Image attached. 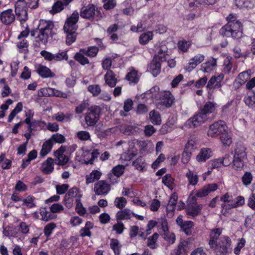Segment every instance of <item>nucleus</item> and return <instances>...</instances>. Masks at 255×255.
I'll list each match as a JSON object with an SVG mask.
<instances>
[{"label": "nucleus", "mask_w": 255, "mask_h": 255, "mask_svg": "<svg viewBox=\"0 0 255 255\" xmlns=\"http://www.w3.org/2000/svg\"><path fill=\"white\" fill-rule=\"evenodd\" d=\"M234 15L231 14L228 16V22L220 29V33L223 36L239 39L243 36L242 23L234 19Z\"/></svg>", "instance_id": "obj_1"}, {"label": "nucleus", "mask_w": 255, "mask_h": 255, "mask_svg": "<svg viewBox=\"0 0 255 255\" xmlns=\"http://www.w3.org/2000/svg\"><path fill=\"white\" fill-rule=\"evenodd\" d=\"M79 12L75 10L71 16L67 18L65 23L63 29L67 33L66 43L68 45H70L76 39L77 23L79 20Z\"/></svg>", "instance_id": "obj_2"}, {"label": "nucleus", "mask_w": 255, "mask_h": 255, "mask_svg": "<svg viewBox=\"0 0 255 255\" xmlns=\"http://www.w3.org/2000/svg\"><path fill=\"white\" fill-rule=\"evenodd\" d=\"M54 24L52 21L41 19L38 27L39 33L38 34L37 38L42 43H46L49 37L52 35V30Z\"/></svg>", "instance_id": "obj_3"}, {"label": "nucleus", "mask_w": 255, "mask_h": 255, "mask_svg": "<svg viewBox=\"0 0 255 255\" xmlns=\"http://www.w3.org/2000/svg\"><path fill=\"white\" fill-rule=\"evenodd\" d=\"M101 109L97 106H92L88 109L85 114V121L88 127H94L100 119Z\"/></svg>", "instance_id": "obj_4"}, {"label": "nucleus", "mask_w": 255, "mask_h": 255, "mask_svg": "<svg viewBox=\"0 0 255 255\" xmlns=\"http://www.w3.org/2000/svg\"><path fill=\"white\" fill-rule=\"evenodd\" d=\"M227 129L226 123L224 121L219 120L209 126L207 135L211 137H217L225 133Z\"/></svg>", "instance_id": "obj_5"}, {"label": "nucleus", "mask_w": 255, "mask_h": 255, "mask_svg": "<svg viewBox=\"0 0 255 255\" xmlns=\"http://www.w3.org/2000/svg\"><path fill=\"white\" fill-rule=\"evenodd\" d=\"M231 240L228 236L222 237L219 242L216 243V247L211 248L219 252L221 255H225L231 253L232 248L231 247Z\"/></svg>", "instance_id": "obj_6"}, {"label": "nucleus", "mask_w": 255, "mask_h": 255, "mask_svg": "<svg viewBox=\"0 0 255 255\" xmlns=\"http://www.w3.org/2000/svg\"><path fill=\"white\" fill-rule=\"evenodd\" d=\"M27 6V3L24 0H18L15 4V14L21 22L26 21L28 18Z\"/></svg>", "instance_id": "obj_7"}, {"label": "nucleus", "mask_w": 255, "mask_h": 255, "mask_svg": "<svg viewBox=\"0 0 255 255\" xmlns=\"http://www.w3.org/2000/svg\"><path fill=\"white\" fill-rule=\"evenodd\" d=\"M111 190V185L105 180H100L94 184V191L97 195L105 196Z\"/></svg>", "instance_id": "obj_8"}, {"label": "nucleus", "mask_w": 255, "mask_h": 255, "mask_svg": "<svg viewBox=\"0 0 255 255\" xmlns=\"http://www.w3.org/2000/svg\"><path fill=\"white\" fill-rule=\"evenodd\" d=\"M190 239L181 241L178 247L173 250V255H187L190 250Z\"/></svg>", "instance_id": "obj_9"}, {"label": "nucleus", "mask_w": 255, "mask_h": 255, "mask_svg": "<svg viewBox=\"0 0 255 255\" xmlns=\"http://www.w3.org/2000/svg\"><path fill=\"white\" fill-rule=\"evenodd\" d=\"M15 16L12 9H8L0 13V20L4 25H9L15 20Z\"/></svg>", "instance_id": "obj_10"}, {"label": "nucleus", "mask_w": 255, "mask_h": 255, "mask_svg": "<svg viewBox=\"0 0 255 255\" xmlns=\"http://www.w3.org/2000/svg\"><path fill=\"white\" fill-rule=\"evenodd\" d=\"M218 185L216 183L209 184L205 185L202 189L197 191L195 194L197 197L202 198L207 196L211 192L217 190Z\"/></svg>", "instance_id": "obj_11"}, {"label": "nucleus", "mask_w": 255, "mask_h": 255, "mask_svg": "<svg viewBox=\"0 0 255 255\" xmlns=\"http://www.w3.org/2000/svg\"><path fill=\"white\" fill-rule=\"evenodd\" d=\"M146 96L147 98H150L153 102L157 103L161 97V94L159 92V88L158 86H154L150 90L147 91L144 94L140 96L141 99H143Z\"/></svg>", "instance_id": "obj_12"}, {"label": "nucleus", "mask_w": 255, "mask_h": 255, "mask_svg": "<svg viewBox=\"0 0 255 255\" xmlns=\"http://www.w3.org/2000/svg\"><path fill=\"white\" fill-rule=\"evenodd\" d=\"M95 6L92 4H90L81 8L80 15L83 18L93 20L95 18Z\"/></svg>", "instance_id": "obj_13"}, {"label": "nucleus", "mask_w": 255, "mask_h": 255, "mask_svg": "<svg viewBox=\"0 0 255 255\" xmlns=\"http://www.w3.org/2000/svg\"><path fill=\"white\" fill-rule=\"evenodd\" d=\"M174 103V98L172 95L169 92L165 93L160 97V99L156 103L158 106H163L165 108H169L171 107L172 104Z\"/></svg>", "instance_id": "obj_14"}, {"label": "nucleus", "mask_w": 255, "mask_h": 255, "mask_svg": "<svg viewBox=\"0 0 255 255\" xmlns=\"http://www.w3.org/2000/svg\"><path fill=\"white\" fill-rule=\"evenodd\" d=\"M176 223L180 227L182 231L186 235L191 234V221H184L182 216H179L176 219Z\"/></svg>", "instance_id": "obj_15"}, {"label": "nucleus", "mask_w": 255, "mask_h": 255, "mask_svg": "<svg viewBox=\"0 0 255 255\" xmlns=\"http://www.w3.org/2000/svg\"><path fill=\"white\" fill-rule=\"evenodd\" d=\"M208 119L205 114L202 113L200 111L195 114L192 117V128H198L202 124L205 123Z\"/></svg>", "instance_id": "obj_16"}, {"label": "nucleus", "mask_w": 255, "mask_h": 255, "mask_svg": "<svg viewBox=\"0 0 255 255\" xmlns=\"http://www.w3.org/2000/svg\"><path fill=\"white\" fill-rule=\"evenodd\" d=\"M250 76V75L246 71L240 73L233 83L235 89H238L240 88L249 80Z\"/></svg>", "instance_id": "obj_17"}, {"label": "nucleus", "mask_w": 255, "mask_h": 255, "mask_svg": "<svg viewBox=\"0 0 255 255\" xmlns=\"http://www.w3.org/2000/svg\"><path fill=\"white\" fill-rule=\"evenodd\" d=\"M72 0H58L52 6L50 10L51 13L54 14L61 11Z\"/></svg>", "instance_id": "obj_18"}, {"label": "nucleus", "mask_w": 255, "mask_h": 255, "mask_svg": "<svg viewBox=\"0 0 255 255\" xmlns=\"http://www.w3.org/2000/svg\"><path fill=\"white\" fill-rule=\"evenodd\" d=\"M160 60L157 59V57H154L150 63L148 68L154 77L157 76L161 71Z\"/></svg>", "instance_id": "obj_19"}, {"label": "nucleus", "mask_w": 255, "mask_h": 255, "mask_svg": "<svg viewBox=\"0 0 255 255\" xmlns=\"http://www.w3.org/2000/svg\"><path fill=\"white\" fill-rule=\"evenodd\" d=\"M217 66V59L211 57L201 65V69L204 73H209L214 70Z\"/></svg>", "instance_id": "obj_20"}, {"label": "nucleus", "mask_w": 255, "mask_h": 255, "mask_svg": "<svg viewBox=\"0 0 255 255\" xmlns=\"http://www.w3.org/2000/svg\"><path fill=\"white\" fill-rule=\"evenodd\" d=\"M36 71L43 78H52L55 76V74L49 68L43 65H39Z\"/></svg>", "instance_id": "obj_21"}, {"label": "nucleus", "mask_w": 255, "mask_h": 255, "mask_svg": "<svg viewBox=\"0 0 255 255\" xmlns=\"http://www.w3.org/2000/svg\"><path fill=\"white\" fill-rule=\"evenodd\" d=\"M222 233V230L220 228H217L211 231L210 234V240L209 245L210 248H215L216 247V243H218L217 240Z\"/></svg>", "instance_id": "obj_22"}, {"label": "nucleus", "mask_w": 255, "mask_h": 255, "mask_svg": "<svg viewBox=\"0 0 255 255\" xmlns=\"http://www.w3.org/2000/svg\"><path fill=\"white\" fill-rule=\"evenodd\" d=\"M212 155V152L210 148H202L196 156L197 160L199 162H204L210 158Z\"/></svg>", "instance_id": "obj_23"}, {"label": "nucleus", "mask_w": 255, "mask_h": 255, "mask_svg": "<svg viewBox=\"0 0 255 255\" xmlns=\"http://www.w3.org/2000/svg\"><path fill=\"white\" fill-rule=\"evenodd\" d=\"M41 171L45 174H50L54 170V161L52 158L49 157L44 162L41 167Z\"/></svg>", "instance_id": "obj_24"}, {"label": "nucleus", "mask_w": 255, "mask_h": 255, "mask_svg": "<svg viewBox=\"0 0 255 255\" xmlns=\"http://www.w3.org/2000/svg\"><path fill=\"white\" fill-rule=\"evenodd\" d=\"M106 83L110 87H114L116 85L117 79L116 74L112 70H108L104 76Z\"/></svg>", "instance_id": "obj_25"}, {"label": "nucleus", "mask_w": 255, "mask_h": 255, "mask_svg": "<svg viewBox=\"0 0 255 255\" xmlns=\"http://www.w3.org/2000/svg\"><path fill=\"white\" fill-rule=\"evenodd\" d=\"M235 3L240 8L251 9L255 6V0H235Z\"/></svg>", "instance_id": "obj_26"}, {"label": "nucleus", "mask_w": 255, "mask_h": 255, "mask_svg": "<svg viewBox=\"0 0 255 255\" xmlns=\"http://www.w3.org/2000/svg\"><path fill=\"white\" fill-rule=\"evenodd\" d=\"M102 175V173L97 170H93L90 174L86 175V183L87 184H89L91 183L94 182L96 180H98Z\"/></svg>", "instance_id": "obj_27"}, {"label": "nucleus", "mask_w": 255, "mask_h": 255, "mask_svg": "<svg viewBox=\"0 0 255 255\" xmlns=\"http://www.w3.org/2000/svg\"><path fill=\"white\" fill-rule=\"evenodd\" d=\"M234 157H241V158L246 159L247 154L246 152V148L242 143H238L235 149V154Z\"/></svg>", "instance_id": "obj_28"}, {"label": "nucleus", "mask_w": 255, "mask_h": 255, "mask_svg": "<svg viewBox=\"0 0 255 255\" xmlns=\"http://www.w3.org/2000/svg\"><path fill=\"white\" fill-rule=\"evenodd\" d=\"M167 52V48L165 46H161L157 47L156 49V54L155 55L154 57H157V59L160 60L161 62L166 61V55Z\"/></svg>", "instance_id": "obj_29"}, {"label": "nucleus", "mask_w": 255, "mask_h": 255, "mask_svg": "<svg viewBox=\"0 0 255 255\" xmlns=\"http://www.w3.org/2000/svg\"><path fill=\"white\" fill-rule=\"evenodd\" d=\"M190 141L188 140L187 142L184 150L182 154V162L184 164L188 163L190 160V155L191 154V148H190Z\"/></svg>", "instance_id": "obj_30"}, {"label": "nucleus", "mask_w": 255, "mask_h": 255, "mask_svg": "<svg viewBox=\"0 0 255 255\" xmlns=\"http://www.w3.org/2000/svg\"><path fill=\"white\" fill-rule=\"evenodd\" d=\"M132 213L128 209H125L118 211L116 214L117 221H121L129 219L131 218Z\"/></svg>", "instance_id": "obj_31"}, {"label": "nucleus", "mask_w": 255, "mask_h": 255, "mask_svg": "<svg viewBox=\"0 0 255 255\" xmlns=\"http://www.w3.org/2000/svg\"><path fill=\"white\" fill-rule=\"evenodd\" d=\"M139 77L140 75L137 71L132 69L127 74L126 79L129 81L130 83L136 84L139 81Z\"/></svg>", "instance_id": "obj_32"}, {"label": "nucleus", "mask_w": 255, "mask_h": 255, "mask_svg": "<svg viewBox=\"0 0 255 255\" xmlns=\"http://www.w3.org/2000/svg\"><path fill=\"white\" fill-rule=\"evenodd\" d=\"M53 144V142L51 141V140L48 139L45 141L40 152V155L41 157L45 156L51 150Z\"/></svg>", "instance_id": "obj_33"}, {"label": "nucleus", "mask_w": 255, "mask_h": 255, "mask_svg": "<svg viewBox=\"0 0 255 255\" xmlns=\"http://www.w3.org/2000/svg\"><path fill=\"white\" fill-rule=\"evenodd\" d=\"M216 104L211 102H207L204 105L203 108L201 110L200 112L205 114L207 117L209 114L213 113L216 109Z\"/></svg>", "instance_id": "obj_34"}, {"label": "nucleus", "mask_w": 255, "mask_h": 255, "mask_svg": "<svg viewBox=\"0 0 255 255\" xmlns=\"http://www.w3.org/2000/svg\"><path fill=\"white\" fill-rule=\"evenodd\" d=\"M178 200V196L175 193H173L170 196L168 204L166 207L167 212L174 211L176 207L177 201Z\"/></svg>", "instance_id": "obj_35"}, {"label": "nucleus", "mask_w": 255, "mask_h": 255, "mask_svg": "<svg viewBox=\"0 0 255 255\" xmlns=\"http://www.w3.org/2000/svg\"><path fill=\"white\" fill-rule=\"evenodd\" d=\"M80 52L84 53L85 55L88 57H94L97 55L99 49L96 46H90L87 49L84 48L80 49Z\"/></svg>", "instance_id": "obj_36"}, {"label": "nucleus", "mask_w": 255, "mask_h": 255, "mask_svg": "<svg viewBox=\"0 0 255 255\" xmlns=\"http://www.w3.org/2000/svg\"><path fill=\"white\" fill-rule=\"evenodd\" d=\"M132 165L138 170L143 171L146 166L145 160L142 156H139L132 162Z\"/></svg>", "instance_id": "obj_37"}, {"label": "nucleus", "mask_w": 255, "mask_h": 255, "mask_svg": "<svg viewBox=\"0 0 255 255\" xmlns=\"http://www.w3.org/2000/svg\"><path fill=\"white\" fill-rule=\"evenodd\" d=\"M149 119L151 122L156 125H160L161 123V119L159 113L155 111H151L149 114Z\"/></svg>", "instance_id": "obj_38"}, {"label": "nucleus", "mask_w": 255, "mask_h": 255, "mask_svg": "<svg viewBox=\"0 0 255 255\" xmlns=\"http://www.w3.org/2000/svg\"><path fill=\"white\" fill-rule=\"evenodd\" d=\"M110 245L111 249L114 251L115 255H120L122 246L119 240L116 239H111Z\"/></svg>", "instance_id": "obj_39"}, {"label": "nucleus", "mask_w": 255, "mask_h": 255, "mask_svg": "<svg viewBox=\"0 0 255 255\" xmlns=\"http://www.w3.org/2000/svg\"><path fill=\"white\" fill-rule=\"evenodd\" d=\"M40 214L42 221L47 222L55 218V216L51 211L48 212L46 208H42L40 210Z\"/></svg>", "instance_id": "obj_40"}, {"label": "nucleus", "mask_w": 255, "mask_h": 255, "mask_svg": "<svg viewBox=\"0 0 255 255\" xmlns=\"http://www.w3.org/2000/svg\"><path fill=\"white\" fill-rule=\"evenodd\" d=\"M244 101L246 105L250 108L255 107V94L254 92H252L250 94H248L245 96Z\"/></svg>", "instance_id": "obj_41"}, {"label": "nucleus", "mask_w": 255, "mask_h": 255, "mask_svg": "<svg viewBox=\"0 0 255 255\" xmlns=\"http://www.w3.org/2000/svg\"><path fill=\"white\" fill-rule=\"evenodd\" d=\"M152 37V32L151 31H148L141 34L139 38V42L141 44L144 45L147 43L150 40H151Z\"/></svg>", "instance_id": "obj_42"}, {"label": "nucleus", "mask_w": 255, "mask_h": 255, "mask_svg": "<svg viewBox=\"0 0 255 255\" xmlns=\"http://www.w3.org/2000/svg\"><path fill=\"white\" fill-rule=\"evenodd\" d=\"M75 136L82 141L91 140V135L90 133L86 130H81L78 131L76 133Z\"/></svg>", "instance_id": "obj_43"}, {"label": "nucleus", "mask_w": 255, "mask_h": 255, "mask_svg": "<svg viewBox=\"0 0 255 255\" xmlns=\"http://www.w3.org/2000/svg\"><path fill=\"white\" fill-rule=\"evenodd\" d=\"M3 234L8 237H15L18 233L17 229L15 227H7L3 229Z\"/></svg>", "instance_id": "obj_44"}, {"label": "nucleus", "mask_w": 255, "mask_h": 255, "mask_svg": "<svg viewBox=\"0 0 255 255\" xmlns=\"http://www.w3.org/2000/svg\"><path fill=\"white\" fill-rule=\"evenodd\" d=\"M220 136L221 140L224 145L230 146L231 144L232 139L231 136L228 132V129L226 130L225 133H222Z\"/></svg>", "instance_id": "obj_45"}, {"label": "nucleus", "mask_w": 255, "mask_h": 255, "mask_svg": "<svg viewBox=\"0 0 255 255\" xmlns=\"http://www.w3.org/2000/svg\"><path fill=\"white\" fill-rule=\"evenodd\" d=\"M84 55H85L84 53L79 51V52H77L74 56V59L82 65L90 63L88 59Z\"/></svg>", "instance_id": "obj_46"}, {"label": "nucleus", "mask_w": 255, "mask_h": 255, "mask_svg": "<svg viewBox=\"0 0 255 255\" xmlns=\"http://www.w3.org/2000/svg\"><path fill=\"white\" fill-rule=\"evenodd\" d=\"M158 238V234L154 233L147 239V246L150 249H155L157 247L156 241Z\"/></svg>", "instance_id": "obj_47"}, {"label": "nucleus", "mask_w": 255, "mask_h": 255, "mask_svg": "<svg viewBox=\"0 0 255 255\" xmlns=\"http://www.w3.org/2000/svg\"><path fill=\"white\" fill-rule=\"evenodd\" d=\"M232 104L229 102L224 105L222 108V114L224 116H231L234 114V111L231 108Z\"/></svg>", "instance_id": "obj_48"}, {"label": "nucleus", "mask_w": 255, "mask_h": 255, "mask_svg": "<svg viewBox=\"0 0 255 255\" xmlns=\"http://www.w3.org/2000/svg\"><path fill=\"white\" fill-rule=\"evenodd\" d=\"M196 201V197H192V217L198 215L203 207L202 204H198L195 203Z\"/></svg>", "instance_id": "obj_49"}, {"label": "nucleus", "mask_w": 255, "mask_h": 255, "mask_svg": "<svg viewBox=\"0 0 255 255\" xmlns=\"http://www.w3.org/2000/svg\"><path fill=\"white\" fill-rule=\"evenodd\" d=\"M245 159L241 158V157H234V159L232 162L236 170H241L243 168Z\"/></svg>", "instance_id": "obj_50"}, {"label": "nucleus", "mask_w": 255, "mask_h": 255, "mask_svg": "<svg viewBox=\"0 0 255 255\" xmlns=\"http://www.w3.org/2000/svg\"><path fill=\"white\" fill-rule=\"evenodd\" d=\"M81 197V195H80L78 197V198L76 199V207L75 210L81 216H83L86 214V210L85 208L83 207L81 202V200L79 198Z\"/></svg>", "instance_id": "obj_51"}, {"label": "nucleus", "mask_w": 255, "mask_h": 255, "mask_svg": "<svg viewBox=\"0 0 255 255\" xmlns=\"http://www.w3.org/2000/svg\"><path fill=\"white\" fill-rule=\"evenodd\" d=\"M127 203V201L126 199L123 197H116L114 201L115 206L121 210L126 206Z\"/></svg>", "instance_id": "obj_52"}, {"label": "nucleus", "mask_w": 255, "mask_h": 255, "mask_svg": "<svg viewBox=\"0 0 255 255\" xmlns=\"http://www.w3.org/2000/svg\"><path fill=\"white\" fill-rule=\"evenodd\" d=\"M134 145L133 144V143L131 142L129 144V147L132 150H128L127 152H125L123 154V156L125 157L126 160L129 161L131 160L136 155L135 151L132 149Z\"/></svg>", "instance_id": "obj_53"}, {"label": "nucleus", "mask_w": 255, "mask_h": 255, "mask_svg": "<svg viewBox=\"0 0 255 255\" xmlns=\"http://www.w3.org/2000/svg\"><path fill=\"white\" fill-rule=\"evenodd\" d=\"M125 170V166L123 165L119 164L115 166L112 170V173L116 177L121 176Z\"/></svg>", "instance_id": "obj_54"}, {"label": "nucleus", "mask_w": 255, "mask_h": 255, "mask_svg": "<svg viewBox=\"0 0 255 255\" xmlns=\"http://www.w3.org/2000/svg\"><path fill=\"white\" fill-rule=\"evenodd\" d=\"M88 90L94 96H97L99 95L101 92L100 86L97 84L89 85L88 87Z\"/></svg>", "instance_id": "obj_55"}, {"label": "nucleus", "mask_w": 255, "mask_h": 255, "mask_svg": "<svg viewBox=\"0 0 255 255\" xmlns=\"http://www.w3.org/2000/svg\"><path fill=\"white\" fill-rule=\"evenodd\" d=\"M174 179L170 174H166L162 177V183L169 188H171L173 184Z\"/></svg>", "instance_id": "obj_56"}, {"label": "nucleus", "mask_w": 255, "mask_h": 255, "mask_svg": "<svg viewBox=\"0 0 255 255\" xmlns=\"http://www.w3.org/2000/svg\"><path fill=\"white\" fill-rule=\"evenodd\" d=\"M56 227V225L54 223H50L46 225L44 229V233L47 238H48L52 234L53 230Z\"/></svg>", "instance_id": "obj_57"}, {"label": "nucleus", "mask_w": 255, "mask_h": 255, "mask_svg": "<svg viewBox=\"0 0 255 255\" xmlns=\"http://www.w3.org/2000/svg\"><path fill=\"white\" fill-rule=\"evenodd\" d=\"M17 47L20 49V52L27 53L28 43L27 40L23 39L17 43Z\"/></svg>", "instance_id": "obj_58"}, {"label": "nucleus", "mask_w": 255, "mask_h": 255, "mask_svg": "<svg viewBox=\"0 0 255 255\" xmlns=\"http://www.w3.org/2000/svg\"><path fill=\"white\" fill-rule=\"evenodd\" d=\"M164 239L169 244H173L175 243L176 237L173 233H170L168 231L164 233L163 235Z\"/></svg>", "instance_id": "obj_59"}, {"label": "nucleus", "mask_w": 255, "mask_h": 255, "mask_svg": "<svg viewBox=\"0 0 255 255\" xmlns=\"http://www.w3.org/2000/svg\"><path fill=\"white\" fill-rule=\"evenodd\" d=\"M252 180L253 176L250 172H246L242 178V182L245 186L249 185Z\"/></svg>", "instance_id": "obj_60"}, {"label": "nucleus", "mask_w": 255, "mask_h": 255, "mask_svg": "<svg viewBox=\"0 0 255 255\" xmlns=\"http://www.w3.org/2000/svg\"><path fill=\"white\" fill-rule=\"evenodd\" d=\"M49 139L51 140L52 142L62 143L65 141L66 138L63 135L57 133L53 134Z\"/></svg>", "instance_id": "obj_61"}, {"label": "nucleus", "mask_w": 255, "mask_h": 255, "mask_svg": "<svg viewBox=\"0 0 255 255\" xmlns=\"http://www.w3.org/2000/svg\"><path fill=\"white\" fill-rule=\"evenodd\" d=\"M205 58L204 55L198 54L194 56L192 58V69L195 68V67L201 63Z\"/></svg>", "instance_id": "obj_62"}, {"label": "nucleus", "mask_w": 255, "mask_h": 255, "mask_svg": "<svg viewBox=\"0 0 255 255\" xmlns=\"http://www.w3.org/2000/svg\"><path fill=\"white\" fill-rule=\"evenodd\" d=\"M231 58L227 57L224 62V69L223 71L225 73L229 74L232 69V62L231 61Z\"/></svg>", "instance_id": "obj_63"}, {"label": "nucleus", "mask_w": 255, "mask_h": 255, "mask_svg": "<svg viewBox=\"0 0 255 255\" xmlns=\"http://www.w3.org/2000/svg\"><path fill=\"white\" fill-rule=\"evenodd\" d=\"M68 56L66 51H62L61 52L54 54L53 60L55 61H61L62 60H67Z\"/></svg>", "instance_id": "obj_64"}]
</instances>
